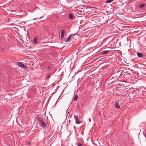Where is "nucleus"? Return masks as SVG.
Listing matches in <instances>:
<instances>
[{
    "mask_svg": "<svg viewBox=\"0 0 146 146\" xmlns=\"http://www.w3.org/2000/svg\"><path fill=\"white\" fill-rule=\"evenodd\" d=\"M38 121L39 122L40 125L42 127H46V123L44 122L43 119L38 118Z\"/></svg>",
    "mask_w": 146,
    "mask_h": 146,
    "instance_id": "1",
    "label": "nucleus"
},
{
    "mask_svg": "<svg viewBox=\"0 0 146 146\" xmlns=\"http://www.w3.org/2000/svg\"><path fill=\"white\" fill-rule=\"evenodd\" d=\"M73 35L72 34L70 35L67 37V38L64 39V40L66 42H69L71 40V38L73 36Z\"/></svg>",
    "mask_w": 146,
    "mask_h": 146,
    "instance_id": "2",
    "label": "nucleus"
},
{
    "mask_svg": "<svg viewBox=\"0 0 146 146\" xmlns=\"http://www.w3.org/2000/svg\"><path fill=\"white\" fill-rule=\"evenodd\" d=\"M80 116L79 113L78 112L76 113L74 115V118L75 120H77L78 119L79 116Z\"/></svg>",
    "mask_w": 146,
    "mask_h": 146,
    "instance_id": "3",
    "label": "nucleus"
},
{
    "mask_svg": "<svg viewBox=\"0 0 146 146\" xmlns=\"http://www.w3.org/2000/svg\"><path fill=\"white\" fill-rule=\"evenodd\" d=\"M119 105V102H116L114 105L115 107L117 109H119L120 108Z\"/></svg>",
    "mask_w": 146,
    "mask_h": 146,
    "instance_id": "4",
    "label": "nucleus"
},
{
    "mask_svg": "<svg viewBox=\"0 0 146 146\" xmlns=\"http://www.w3.org/2000/svg\"><path fill=\"white\" fill-rule=\"evenodd\" d=\"M65 31L63 29L61 30V38H63L64 36Z\"/></svg>",
    "mask_w": 146,
    "mask_h": 146,
    "instance_id": "5",
    "label": "nucleus"
},
{
    "mask_svg": "<svg viewBox=\"0 0 146 146\" xmlns=\"http://www.w3.org/2000/svg\"><path fill=\"white\" fill-rule=\"evenodd\" d=\"M110 52V51L106 50V51H104L102 52V53L101 54L103 55L106 54Z\"/></svg>",
    "mask_w": 146,
    "mask_h": 146,
    "instance_id": "6",
    "label": "nucleus"
},
{
    "mask_svg": "<svg viewBox=\"0 0 146 146\" xmlns=\"http://www.w3.org/2000/svg\"><path fill=\"white\" fill-rule=\"evenodd\" d=\"M137 55L138 57H141L143 56V54L140 52H138L137 53Z\"/></svg>",
    "mask_w": 146,
    "mask_h": 146,
    "instance_id": "7",
    "label": "nucleus"
},
{
    "mask_svg": "<svg viewBox=\"0 0 146 146\" xmlns=\"http://www.w3.org/2000/svg\"><path fill=\"white\" fill-rule=\"evenodd\" d=\"M69 17L70 19H73V16L72 13L69 14Z\"/></svg>",
    "mask_w": 146,
    "mask_h": 146,
    "instance_id": "8",
    "label": "nucleus"
},
{
    "mask_svg": "<svg viewBox=\"0 0 146 146\" xmlns=\"http://www.w3.org/2000/svg\"><path fill=\"white\" fill-rule=\"evenodd\" d=\"M17 64L20 67H22V66H23V64L22 63L19 62H17Z\"/></svg>",
    "mask_w": 146,
    "mask_h": 146,
    "instance_id": "9",
    "label": "nucleus"
},
{
    "mask_svg": "<svg viewBox=\"0 0 146 146\" xmlns=\"http://www.w3.org/2000/svg\"><path fill=\"white\" fill-rule=\"evenodd\" d=\"M76 121V123L77 124H79L81 122H80L78 119H77V120H75Z\"/></svg>",
    "mask_w": 146,
    "mask_h": 146,
    "instance_id": "10",
    "label": "nucleus"
},
{
    "mask_svg": "<svg viewBox=\"0 0 146 146\" xmlns=\"http://www.w3.org/2000/svg\"><path fill=\"white\" fill-rule=\"evenodd\" d=\"M113 1V0H108L106 1L105 2V3H111V2Z\"/></svg>",
    "mask_w": 146,
    "mask_h": 146,
    "instance_id": "11",
    "label": "nucleus"
},
{
    "mask_svg": "<svg viewBox=\"0 0 146 146\" xmlns=\"http://www.w3.org/2000/svg\"><path fill=\"white\" fill-rule=\"evenodd\" d=\"M33 42L35 43H37V38L35 37L33 40Z\"/></svg>",
    "mask_w": 146,
    "mask_h": 146,
    "instance_id": "12",
    "label": "nucleus"
},
{
    "mask_svg": "<svg viewBox=\"0 0 146 146\" xmlns=\"http://www.w3.org/2000/svg\"><path fill=\"white\" fill-rule=\"evenodd\" d=\"M22 68H23L26 69L27 68V66L24 65V64H23L22 66Z\"/></svg>",
    "mask_w": 146,
    "mask_h": 146,
    "instance_id": "13",
    "label": "nucleus"
},
{
    "mask_svg": "<svg viewBox=\"0 0 146 146\" xmlns=\"http://www.w3.org/2000/svg\"><path fill=\"white\" fill-rule=\"evenodd\" d=\"M144 6L145 5L144 4H142L139 7L140 8H141L144 7Z\"/></svg>",
    "mask_w": 146,
    "mask_h": 146,
    "instance_id": "14",
    "label": "nucleus"
},
{
    "mask_svg": "<svg viewBox=\"0 0 146 146\" xmlns=\"http://www.w3.org/2000/svg\"><path fill=\"white\" fill-rule=\"evenodd\" d=\"M78 98V96L77 95H76L75 96L74 99V100L76 101Z\"/></svg>",
    "mask_w": 146,
    "mask_h": 146,
    "instance_id": "15",
    "label": "nucleus"
},
{
    "mask_svg": "<svg viewBox=\"0 0 146 146\" xmlns=\"http://www.w3.org/2000/svg\"><path fill=\"white\" fill-rule=\"evenodd\" d=\"M78 7H79L80 9H83L84 8V6L82 5H81V6H79Z\"/></svg>",
    "mask_w": 146,
    "mask_h": 146,
    "instance_id": "16",
    "label": "nucleus"
},
{
    "mask_svg": "<svg viewBox=\"0 0 146 146\" xmlns=\"http://www.w3.org/2000/svg\"><path fill=\"white\" fill-rule=\"evenodd\" d=\"M77 146H82V144L80 143H78Z\"/></svg>",
    "mask_w": 146,
    "mask_h": 146,
    "instance_id": "17",
    "label": "nucleus"
},
{
    "mask_svg": "<svg viewBox=\"0 0 146 146\" xmlns=\"http://www.w3.org/2000/svg\"><path fill=\"white\" fill-rule=\"evenodd\" d=\"M117 102H119V104L120 105V104L121 103V101L120 100H118Z\"/></svg>",
    "mask_w": 146,
    "mask_h": 146,
    "instance_id": "18",
    "label": "nucleus"
},
{
    "mask_svg": "<svg viewBox=\"0 0 146 146\" xmlns=\"http://www.w3.org/2000/svg\"><path fill=\"white\" fill-rule=\"evenodd\" d=\"M50 74H49L48 75L47 77V79H48L50 77Z\"/></svg>",
    "mask_w": 146,
    "mask_h": 146,
    "instance_id": "19",
    "label": "nucleus"
},
{
    "mask_svg": "<svg viewBox=\"0 0 146 146\" xmlns=\"http://www.w3.org/2000/svg\"><path fill=\"white\" fill-rule=\"evenodd\" d=\"M51 67L49 66H48V69L49 70H50V69H51Z\"/></svg>",
    "mask_w": 146,
    "mask_h": 146,
    "instance_id": "20",
    "label": "nucleus"
},
{
    "mask_svg": "<svg viewBox=\"0 0 146 146\" xmlns=\"http://www.w3.org/2000/svg\"><path fill=\"white\" fill-rule=\"evenodd\" d=\"M144 135L145 137L146 138V133L145 134H144Z\"/></svg>",
    "mask_w": 146,
    "mask_h": 146,
    "instance_id": "21",
    "label": "nucleus"
},
{
    "mask_svg": "<svg viewBox=\"0 0 146 146\" xmlns=\"http://www.w3.org/2000/svg\"><path fill=\"white\" fill-rule=\"evenodd\" d=\"M89 121H90H90H91V119H89Z\"/></svg>",
    "mask_w": 146,
    "mask_h": 146,
    "instance_id": "22",
    "label": "nucleus"
},
{
    "mask_svg": "<svg viewBox=\"0 0 146 146\" xmlns=\"http://www.w3.org/2000/svg\"><path fill=\"white\" fill-rule=\"evenodd\" d=\"M144 89L146 90V88H144Z\"/></svg>",
    "mask_w": 146,
    "mask_h": 146,
    "instance_id": "23",
    "label": "nucleus"
}]
</instances>
